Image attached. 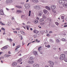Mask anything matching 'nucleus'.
I'll list each match as a JSON object with an SVG mask.
<instances>
[{"instance_id":"2","label":"nucleus","mask_w":67,"mask_h":67,"mask_svg":"<svg viewBox=\"0 0 67 67\" xmlns=\"http://www.w3.org/2000/svg\"><path fill=\"white\" fill-rule=\"evenodd\" d=\"M49 66L51 67H53V66L54 65V63L52 62L49 61Z\"/></svg>"},{"instance_id":"30","label":"nucleus","mask_w":67,"mask_h":67,"mask_svg":"<svg viewBox=\"0 0 67 67\" xmlns=\"http://www.w3.org/2000/svg\"><path fill=\"white\" fill-rule=\"evenodd\" d=\"M17 12H19V13H21L22 12V11L20 10H17Z\"/></svg>"},{"instance_id":"62","label":"nucleus","mask_w":67,"mask_h":67,"mask_svg":"<svg viewBox=\"0 0 67 67\" xmlns=\"http://www.w3.org/2000/svg\"><path fill=\"white\" fill-rule=\"evenodd\" d=\"M31 23V22H30V21H28V22H27V23L29 24V23Z\"/></svg>"},{"instance_id":"11","label":"nucleus","mask_w":67,"mask_h":67,"mask_svg":"<svg viewBox=\"0 0 67 67\" xmlns=\"http://www.w3.org/2000/svg\"><path fill=\"white\" fill-rule=\"evenodd\" d=\"M42 11H40L38 12V15L40 16H42Z\"/></svg>"},{"instance_id":"5","label":"nucleus","mask_w":67,"mask_h":67,"mask_svg":"<svg viewBox=\"0 0 67 67\" xmlns=\"http://www.w3.org/2000/svg\"><path fill=\"white\" fill-rule=\"evenodd\" d=\"M50 7L51 9H53V10H54V9H55V8H56V6L53 5H51Z\"/></svg>"},{"instance_id":"42","label":"nucleus","mask_w":67,"mask_h":67,"mask_svg":"<svg viewBox=\"0 0 67 67\" xmlns=\"http://www.w3.org/2000/svg\"><path fill=\"white\" fill-rule=\"evenodd\" d=\"M1 29L2 30H3V31H4V30H5V29H4V28H3V27H2L1 28Z\"/></svg>"},{"instance_id":"3","label":"nucleus","mask_w":67,"mask_h":67,"mask_svg":"<svg viewBox=\"0 0 67 67\" xmlns=\"http://www.w3.org/2000/svg\"><path fill=\"white\" fill-rule=\"evenodd\" d=\"M59 3L61 4H65V1L63 0H60L59 1Z\"/></svg>"},{"instance_id":"35","label":"nucleus","mask_w":67,"mask_h":67,"mask_svg":"<svg viewBox=\"0 0 67 67\" xmlns=\"http://www.w3.org/2000/svg\"><path fill=\"white\" fill-rule=\"evenodd\" d=\"M61 17V19L63 20H64V16H62Z\"/></svg>"},{"instance_id":"55","label":"nucleus","mask_w":67,"mask_h":67,"mask_svg":"<svg viewBox=\"0 0 67 67\" xmlns=\"http://www.w3.org/2000/svg\"><path fill=\"white\" fill-rule=\"evenodd\" d=\"M22 25H25V24H24V23H23L22 24Z\"/></svg>"},{"instance_id":"45","label":"nucleus","mask_w":67,"mask_h":67,"mask_svg":"<svg viewBox=\"0 0 67 67\" xmlns=\"http://www.w3.org/2000/svg\"><path fill=\"white\" fill-rule=\"evenodd\" d=\"M67 26V25H65L64 26V27H66Z\"/></svg>"},{"instance_id":"8","label":"nucleus","mask_w":67,"mask_h":67,"mask_svg":"<svg viewBox=\"0 0 67 67\" xmlns=\"http://www.w3.org/2000/svg\"><path fill=\"white\" fill-rule=\"evenodd\" d=\"M0 14L1 15H4L2 9H1L0 10Z\"/></svg>"},{"instance_id":"15","label":"nucleus","mask_w":67,"mask_h":67,"mask_svg":"<svg viewBox=\"0 0 67 67\" xmlns=\"http://www.w3.org/2000/svg\"><path fill=\"white\" fill-rule=\"evenodd\" d=\"M21 33L23 35H25V34L24 33V32L23 31H20Z\"/></svg>"},{"instance_id":"14","label":"nucleus","mask_w":67,"mask_h":67,"mask_svg":"<svg viewBox=\"0 0 67 67\" xmlns=\"http://www.w3.org/2000/svg\"><path fill=\"white\" fill-rule=\"evenodd\" d=\"M28 62L29 64H33V63H34V61H33V60L29 61Z\"/></svg>"},{"instance_id":"24","label":"nucleus","mask_w":67,"mask_h":67,"mask_svg":"<svg viewBox=\"0 0 67 67\" xmlns=\"http://www.w3.org/2000/svg\"><path fill=\"white\" fill-rule=\"evenodd\" d=\"M3 48L4 49H7V48H8V47H7V45L3 47Z\"/></svg>"},{"instance_id":"6","label":"nucleus","mask_w":67,"mask_h":67,"mask_svg":"<svg viewBox=\"0 0 67 67\" xmlns=\"http://www.w3.org/2000/svg\"><path fill=\"white\" fill-rule=\"evenodd\" d=\"M55 42L57 43H59L60 42V40L59 38H56V40L55 41Z\"/></svg>"},{"instance_id":"13","label":"nucleus","mask_w":67,"mask_h":67,"mask_svg":"<svg viewBox=\"0 0 67 67\" xmlns=\"http://www.w3.org/2000/svg\"><path fill=\"white\" fill-rule=\"evenodd\" d=\"M43 12L45 14H47V10L46 9L44 10Z\"/></svg>"},{"instance_id":"16","label":"nucleus","mask_w":67,"mask_h":67,"mask_svg":"<svg viewBox=\"0 0 67 67\" xmlns=\"http://www.w3.org/2000/svg\"><path fill=\"white\" fill-rule=\"evenodd\" d=\"M33 53L35 55H37V52L35 51H34L33 52Z\"/></svg>"},{"instance_id":"23","label":"nucleus","mask_w":67,"mask_h":67,"mask_svg":"<svg viewBox=\"0 0 67 67\" xmlns=\"http://www.w3.org/2000/svg\"><path fill=\"white\" fill-rule=\"evenodd\" d=\"M22 61V59L20 58L19 60H18V63H20Z\"/></svg>"},{"instance_id":"34","label":"nucleus","mask_w":67,"mask_h":67,"mask_svg":"<svg viewBox=\"0 0 67 67\" xmlns=\"http://www.w3.org/2000/svg\"><path fill=\"white\" fill-rule=\"evenodd\" d=\"M64 60L65 61V62H67V58L64 59Z\"/></svg>"},{"instance_id":"31","label":"nucleus","mask_w":67,"mask_h":67,"mask_svg":"<svg viewBox=\"0 0 67 67\" xmlns=\"http://www.w3.org/2000/svg\"><path fill=\"white\" fill-rule=\"evenodd\" d=\"M9 3H12V0H9Z\"/></svg>"},{"instance_id":"39","label":"nucleus","mask_w":67,"mask_h":67,"mask_svg":"<svg viewBox=\"0 0 67 67\" xmlns=\"http://www.w3.org/2000/svg\"><path fill=\"white\" fill-rule=\"evenodd\" d=\"M36 32H37V31L36 30H34V32L35 33H37Z\"/></svg>"},{"instance_id":"19","label":"nucleus","mask_w":67,"mask_h":67,"mask_svg":"<svg viewBox=\"0 0 67 67\" xmlns=\"http://www.w3.org/2000/svg\"><path fill=\"white\" fill-rule=\"evenodd\" d=\"M21 47V46L20 45H18L16 47V48H15V50H17V49L19 48H20Z\"/></svg>"},{"instance_id":"22","label":"nucleus","mask_w":67,"mask_h":67,"mask_svg":"<svg viewBox=\"0 0 67 67\" xmlns=\"http://www.w3.org/2000/svg\"><path fill=\"white\" fill-rule=\"evenodd\" d=\"M38 23V20H35L34 21V23L36 24V23Z\"/></svg>"},{"instance_id":"38","label":"nucleus","mask_w":67,"mask_h":67,"mask_svg":"<svg viewBox=\"0 0 67 67\" xmlns=\"http://www.w3.org/2000/svg\"><path fill=\"white\" fill-rule=\"evenodd\" d=\"M13 32L15 34H16L17 33V32L16 31H13Z\"/></svg>"},{"instance_id":"50","label":"nucleus","mask_w":67,"mask_h":67,"mask_svg":"<svg viewBox=\"0 0 67 67\" xmlns=\"http://www.w3.org/2000/svg\"><path fill=\"white\" fill-rule=\"evenodd\" d=\"M50 47V46H49V45H48L47 46V47H48V48H49V47Z\"/></svg>"},{"instance_id":"4","label":"nucleus","mask_w":67,"mask_h":67,"mask_svg":"<svg viewBox=\"0 0 67 67\" xmlns=\"http://www.w3.org/2000/svg\"><path fill=\"white\" fill-rule=\"evenodd\" d=\"M24 5L26 9H29V8L30 7V4L28 3L25 4Z\"/></svg>"},{"instance_id":"58","label":"nucleus","mask_w":67,"mask_h":67,"mask_svg":"<svg viewBox=\"0 0 67 67\" xmlns=\"http://www.w3.org/2000/svg\"><path fill=\"white\" fill-rule=\"evenodd\" d=\"M13 46H15V43H13Z\"/></svg>"},{"instance_id":"43","label":"nucleus","mask_w":67,"mask_h":67,"mask_svg":"<svg viewBox=\"0 0 67 67\" xmlns=\"http://www.w3.org/2000/svg\"><path fill=\"white\" fill-rule=\"evenodd\" d=\"M55 59H58V57H55Z\"/></svg>"},{"instance_id":"37","label":"nucleus","mask_w":67,"mask_h":67,"mask_svg":"<svg viewBox=\"0 0 67 67\" xmlns=\"http://www.w3.org/2000/svg\"><path fill=\"white\" fill-rule=\"evenodd\" d=\"M64 53L65 54L67 55V51H64Z\"/></svg>"},{"instance_id":"36","label":"nucleus","mask_w":67,"mask_h":67,"mask_svg":"<svg viewBox=\"0 0 67 67\" xmlns=\"http://www.w3.org/2000/svg\"><path fill=\"white\" fill-rule=\"evenodd\" d=\"M4 57H8V55L5 54L4 55Z\"/></svg>"},{"instance_id":"32","label":"nucleus","mask_w":67,"mask_h":67,"mask_svg":"<svg viewBox=\"0 0 67 67\" xmlns=\"http://www.w3.org/2000/svg\"><path fill=\"white\" fill-rule=\"evenodd\" d=\"M31 10L29 11V16H31Z\"/></svg>"},{"instance_id":"1","label":"nucleus","mask_w":67,"mask_h":67,"mask_svg":"<svg viewBox=\"0 0 67 67\" xmlns=\"http://www.w3.org/2000/svg\"><path fill=\"white\" fill-rule=\"evenodd\" d=\"M66 57V55L65 54H62L61 55L60 57V60H63L64 59V58H65Z\"/></svg>"},{"instance_id":"33","label":"nucleus","mask_w":67,"mask_h":67,"mask_svg":"<svg viewBox=\"0 0 67 67\" xmlns=\"http://www.w3.org/2000/svg\"><path fill=\"white\" fill-rule=\"evenodd\" d=\"M55 23L57 25H59V23L57 22H55Z\"/></svg>"},{"instance_id":"53","label":"nucleus","mask_w":67,"mask_h":67,"mask_svg":"<svg viewBox=\"0 0 67 67\" xmlns=\"http://www.w3.org/2000/svg\"><path fill=\"white\" fill-rule=\"evenodd\" d=\"M26 67H31V66L30 65H27L26 66Z\"/></svg>"},{"instance_id":"25","label":"nucleus","mask_w":67,"mask_h":67,"mask_svg":"<svg viewBox=\"0 0 67 67\" xmlns=\"http://www.w3.org/2000/svg\"><path fill=\"white\" fill-rule=\"evenodd\" d=\"M61 41H63L64 42H66V40L64 38H63L61 39Z\"/></svg>"},{"instance_id":"41","label":"nucleus","mask_w":67,"mask_h":67,"mask_svg":"<svg viewBox=\"0 0 67 67\" xmlns=\"http://www.w3.org/2000/svg\"><path fill=\"white\" fill-rule=\"evenodd\" d=\"M52 27H54L55 26V25L53 24L52 25Z\"/></svg>"},{"instance_id":"46","label":"nucleus","mask_w":67,"mask_h":67,"mask_svg":"<svg viewBox=\"0 0 67 67\" xmlns=\"http://www.w3.org/2000/svg\"><path fill=\"white\" fill-rule=\"evenodd\" d=\"M9 41L10 42H11L12 41V40L11 39H9Z\"/></svg>"},{"instance_id":"61","label":"nucleus","mask_w":67,"mask_h":67,"mask_svg":"<svg viewBox=\"0 0 67 67\" xmlns=\"http://www.w3.org/2000/svg\"><path fill=\"white\" fill-rule=\"evenodd\" d=\"M14 8H12L10 9V10H14Z\"/></svg>"},{"instance_id":"57","label":"nucleus","mask_w":67,"mask_h":67,"mask_svg":"<svg viewBox=\"0 0 67 67\" xmlns=\"http://www.w3.org/2000/svg\"><path fill=\"white\" fill-rule=\"evenodd\" d=\"M20 37H21V40H22V39H23L22 36L21 35V36H20Z\"/></svg>"},{"instance_id":"17","label":"nucleus","mask_w":67,"mask_h":67,"mask_svg":"<svg viewBox=\"0 0 67 67\" xmlns=\"http://www.w3.org/2000/svg\"><path fill=\"white\" fill-rule=\"evenodd\" d=\"M45 8H46V9L48 10H49V11H50V10H51V9H50V8H49L48 6H46L45 7Z\"/></svg>"},{"instance_id":"40","label":"nucleus","mask_w":67,"mask_h":67,"mask_svg":"<svg viewBox=\"0 0 67 67\" xmlns=\"http://www.w3.org/2000/svg\"><path fill=\"white\" fill-rule=\"evenodd\" d=\"M45 32V31H41L40 32V33H44Z\"/></svg>"},{"instance_id":"12","label":"nucleus","mask_w":67,"mask_h":67,"mask_svg":"<svg viewBox=\"0 0 67 67\" xmlns=\"http://www.w3.org/2000/svg\"><path fill=\"white\" fill-rule=\"evenodd\" d=\"M40 8V6L37 5L34 7L35 9H38L39 8Z\"/></svg>"},{"instance_id":"54","label":"nucleus","mask_w":67,"mask_h":67,"mask_svg":"<svg viewBox=\"0 0 67 67\" xmlns=\"http://www.w3.org/2000/svg\"><path fill=\"white\" fill-rule=\"evenodd\" d=\"M6 9L7 10V11H9V9L8 8H6Z\"/></svg>"},{"instance_id":"64","label":"nucleus","mask_w":67,"mask_h":67,"mask_svg":"<svg viewBox=\"0 0 67 67\" xmlns=\"http://www.w3.org/2000/svg\"><path fill=\"white\" fill-rule=\"evenodd\" d=\"M65 20L66 21H67V18H66L65 19Z\"/></svg>"},{"instance_id":"18","label":"nucleus","mask_w":67,"mask_h":67,"mask_svg":"<svg viewBox=\"0 0 67 67\" xmlns=\"http://www.w3.org/2000/svg\"><path fill=\"white\" fill-rule=\"evenodd\" d=\"M33 2H36V3H37L38 2V0H32Z\"/></svg>"},{"instance_id":"49","label":"nucleus","mask_w":67,"mask_h":67,"mask_svg":"<svg viewBox=\"0 0 67 67\" xmlns=\"http://www.w3.org/2000/svg\"><path fill=\"white\" fill-rule=\"evenodd\" d=\"M12 20H14V18L13 17H12Z\"/></svg>"},{"instance_id":"9","label":"nucleus","mask_w":67,"mask_h":67,"mask_svg":"<svg viewBox=\"0 0 67 67\" xmlns=\"http://www.w3.org/2000/svg\"><path fill=\"white\" fill-rule=\"evenodd\" d=\"M16 8H18V9H22V7L21 6H19V5H16L15 6Z\"/></svg>"},{"instance_id":"48","label":"nucleus","mask_w":67,"mask_h":67,"mask_svg":"<svg viewBox=\"0 0 67 67\" xmlns=\"http://www.w3.org/2000/svg\"><path fill=\"white\" fill-rule=\"evenodd\" d=\"M47 36H49V34H47Z\"/></svg>"},{"instance_id":"10","label":"nucleus","mask_w":67,"mask_h":67,"mask_svg":"<svg viewBox=\"0 0 67 67\" xmlns=\"http://www.w3.org/2000/svg\"><path fill=\"white\" fill-rule=\"evenodd\" d=\"M42 49V47L41 46L40 47L38 48V51L39 52H41Z\"/></svg>"},{"instance_id":"60","label":"nucleus","mask_w":67,"mask_h":67,"mask_svg":"<svg viewBox=\"0 0 67 67\" xmlns=\"http://www.w3.org/2000/svg\"><path fill=\"white\" fill-rule=\"evenodd\" d=\"M3 23H2V22H0V24L1 25H2V24Z\"/></svg>"},{"instance_id":"52","label":"nucleus","mask_w":67,"mask_h":67,"mask_svg":"<svg viewBox=\"0 0 67 67\" xmlns=\"http://www.w3.org/2000/svg\"><path fill=\"white\" fill-rule=\"evenodd\" d=\"M46 33H48V31H47V30H46Z\"/></svg>"},{"instance_id":"28","label":"nucleus","mask_w":67,"mask_h":67,"mask_svg":"<svg viewBox=\"0 0 67 67\" xmlns=\"http://www.w3.org/2000/svg\"><path fill=\"white\" fill-rule=\"evenodd\" d=\"M44 20V19L41 18L40 19V22H43Z\"/></svg>"},{"instance_id":"63","label":"nucleus","mask_w":67,"mask_h":67,"mask_svg":"<svg viewBox=\"0 0 67 67\" xmlns=\"http://www.w3.org/2000/svg\"><path fill=\"white\" fill-rule=\"evenodd\" d=\"M2 41L0 42V44H2Z\"/></svg>"},{"instance_id":"44","label":"nucleus","mask_w":67,"mask_h":67,"mask_svg":"<svg viewBox=\"0 0 67 67\" xmlns=\"http://www.w3.org/2000/svg\"><path fill=\"white\" fill-rule=\"evenodd\" d=\"M29 59H30V60H32V57H30Z\"/></svg>"},{"instance_id":"26","label":"nucleus","mask_w":67,"mask_h":67,"mask_svg":"<svg viewBox=\"0 0 67 67\" xmlns=\"http://www.w3.org/2000/svg\"><path fill=\"white\" fill-rule=\"evenodd\" d=\"M49 41L50 42H51V43H53V42H54V41H53V40L52 39H50L49 40Z\"/></svg>"},{"instance_id":"29","label":"nucleus","mask_w":67,"mask_h":67,"mask_svg":"<svg viewBox=\"0 0 67 67\" xmlns=\"http://www.w3.org/2000/svg\"><path fill=\"white\" fill-rule=\"evenodd\" d=\"M62 35H66V32H62Z\"/></svg>"},{"instance_id":"51","label":"nucleus","mask_w":67,"mask_h":67,"mask_svg":"<svg viewBox=\"0 0 67 67\" xmlns=\"http://www.w3.org/2000/svg\"><path fill=\"white\" fill-rule=\"evenodd\" d=\"M5 25V24H4V23H2V25Z\"/></svg>"},{"instance_id":"7","label":"nucleus","mask_w":67,"mask_h":67,"mask_svg":"<svg viewBox=\"0 0 67 67\" xmlns=\"http://www.w3.org/2000/svg\"><path fill=\"white\" fill-rule=\"evenodd\" d=\"M12 65L13 66H14V67L16 66L17 65V63L16 62H13L12 64Z\"/></svg>"},{"instance_id":"47","label":"nucleus","mask_w":67,"mask_h":67,"mask_svg":"<svg viewBox=\"0 0 67 67\" xmlns=\"http://www.w3.org/2000/svg\"><path fill=\"white\" fill-rule=\"evenodd\" d=\"M19 52L20 53H22L23 52V51H22V50H21L19 51Z\"/></svg>"},{"instance_id":"27","label":"nucleus","mask_w":67,"mask_h":67,"mask_svg":"<svg viewBox=\"0 0 67 67\" xmlns=\"http://www.w3.org/2000/svg\"><path fill=\"white\" fill-rule=\"evenodd\" d=\"M42 18H43V19H46V16H45V15H42Z\"/></svg>"},{"instance_id":"59","label":"nucleus","mask_w":67,"mask_h":67,"mask_svg":"<svg viewBox=\"0 0 67 67\" xmlns=\"http://www.w3.org/2000/svg\"><path fill=\"white\" fill-rule=\"evenodd\" d=\"M36 19L37 20H39L40 19V18H39L37 17L36 18Z\"/></svg>"},{"instance_id":"20","label":"nucleus","mask_w":67,"mask_h":67,"mask_svg":"<svg viewBox=\"0 0 67 67\" xmlns=\"http://www.w3.org/2000/svg\"><path fill=\"white\" fill-rule=\"evenodd\" d=\"M34 67H39V65L37 64H35L34 65Z\"/></svg>"},{"instance_id":"56","label":"nucleus","mask_w":67,"mask_h":67,"mask_svg":"<svg viewBox=\"0 0 67 67\" xmlns=\"http://www.w3.org/2000/svg\"><path fill=\"white\" fill-rule=\"evenodd\" d=\"M53 33V32L52 31H50L49 32V33Z\"/></svg>"},{"instance_id":"21","label":"nucleus","mask_w":67,"mask_h":67,"mask_svg":"<svg viewBox=\"0 0 67 67\" xmlns=\"http://www.w3.org/2000/svg\"><path fill=\"white\" fill-rule=\"evenodd\" d=\"M5 2L7 4H9V0H7Z\"/></svg>"}]
</instances>
